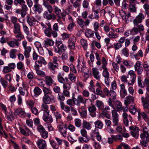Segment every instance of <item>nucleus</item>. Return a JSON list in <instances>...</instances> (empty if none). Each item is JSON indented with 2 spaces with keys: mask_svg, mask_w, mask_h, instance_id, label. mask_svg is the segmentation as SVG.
I'll return each mask as SVG.
<instances>
[{
  "mask_svg": "<svg viewBox=\"0 0 149 149\" xmlns=\"http://www.w3.org/2000/svg\"><path fill=\"white\" fill-rule=\"evenodd\" d=\"M145 18L144 15L142 13H139L135 19L133 20L134 27L131 30V34L134 35L143 31L144 29L143 25L141 24L143 19Z\"/></svg>",
  "mask_w": 149,
  "mask_h": 149,
  "instance_id": "obj_1",
  "label": "nucleus"
},
{
  "mask_svg": "<svg viewBox=\"0 0 149 149\" xmlns=\"http://www.w3.org/2000/svg\"><path fill=\"white\" fill-rule=\"evenodd\" d=\"M94 94L97 95H99L102 97H105L106 96H108V90L107 88H105L102 90V89H96L95 91Z\"/></svg>",
  "mask_w": 149,
  "mask_h": 149,
  "instance_id": "obj_2",
  "label": "nucleus"
},
{
  "mask_svg": "<svg viewBox=\"0 0 149 149\" xmlns=\"http://www.w3.org/2000/svg\"><path fill=\"white\" fill-rule=\"evenodd\" d=\"M49 111H43L42 119L44 121L47 123H51L53 121V119L52 116L49 114Z\"/></svg>",
  "mask_w": 149,
  "mask_h": 149,
  "instance_id": "obj_3",
  "label": "nucleus"
},
{
  "mask_svg": "<svg viewBox=\"0 0 149 149\" xmlns=\"http://www.w3.org/2000/svg\"><path fill=\"white\" fill-rule=\"evenodd\" d=\"M60 123L61 124L58 125V131L64 137H66L67 129L66 124H64L62 122Z\"/></svg>",
  "mask_w": 149,
  "mask_h": 149,
  "instance_id": "obj_4",
  "label": "nucleus"
},
{
  "mask_svg": "<svg viewBox=\"0 0 149 149\" xmlns=\"http://www.w3.org/2000/svg\"><path fill=\"white\" fill-rule=\"evenodd\" d=\"M57 78L58 82L61 84H64L68 81L67 77L64 76V74L63 72L58 73L57 75Z\"/></svg>",
  "mask_w": 149,
  "mask_h": 149,
  "instance_id": "obj_5",
  "label": "nucleus"
},
{
  "mask_svg": "<svg viewBox=\"0 0 149 149\" xmlns=\"http://www.w3.org/2000/svg\"><path fill=\"white\" fill-rule=\"evenodd\" d=\"M67 48L65 44H62L60 46H59L58 47H54V50L55 52L60 55L62 54V53L64 52L65 51Z\"/></svg>",
  "mask_w": 149,
  "mask_h": 149,
  "instance_id": "obj_6",
  "label": "nucleus"
},
{
  "mask_svg": "<svg viewBox=\"0 0 149 149\" xmlns=\"http://www.w3.org/2000/svg\"><path fill=\"white\" fill-rule=\"evenodd\" d=\"M55 99L54 95H44L42 101L44 103L49 104L51 101L54 100Z\"/></svg>",
  "mask_w": 149,
  "mask_h": 149,
  "instance_id": "obj_7",
  "label": "nucleus"
},
{
  "mask_svg": "<svg viewBox=\"0 0 149 149\" xmlns=\"http://www.w3.org/2000/svg\"><path fill=\"white\" fill-rule=\"evenodd\" d=\"M37 144L39 149H47V144L45 140L39 139L37 141Z\"/></svg>",
  "mask_w": 149,
  "mask_h": 149,
  "instance_id": "obj_8",
  "label": "nucleus"
},
{
  "mask_svg": "<svg viewBox=\"0 0 149 149\" xmlns=\"http://www.w3.org/2000/svg\"><path fill=\"white\" fill-rule=\"evenodd\" d=\"M42 9V6L39 3L35 4L33 8V10L35 13L40 14L41 13Z\"/></svg>",
  "mask_w": 149,
  "mask_h": 149,
  "instance_id": "obj_9",
  "label": "nucleus"
},
{
  "mask_svg": "<svg viewBox=\"0 0 149 149\" xmlns=\"http://www.w3.org/2000/svg\"><path fill=\"white\" fill-rule=\"evenodd\" d=\"M14 114L15 115H19L20 117H24L25 116L26 113L22 108H19L15 110Z\"/></svg>",
  "mask_w": 149,
  "mask_h": 149,
  "instance_id": "obj_10",
  "label": "nucleus"
},
{
  "mask_svg": "<svg viewBox=\"0 0 149 149\" xmlns=\"http://www.w3.org/2000/svg\"><path fill=\"white\" fill-rule=\"evenodd\" d=\"M37 21L35 18L33 16H28L27 17V22L31 27L35 25V23Z\"/></svg>",
  "mask_w": 149,
  "mask_h": 149,
  "instance_id": "obj_11",
  "label": "nucleus"
},
{
  "mask_svg": "<svg viewBox=\"0 0 149 149\" xmlns=\"http://www.w3.org/2000/svg\"><path fill=\"white\" fill-rule=\"evenodd\" d=\"M90 115L93 117L96 116L95 112L96 109L94 105H93L90 106L88 108Z\"/></svg>",
  "mask_w": 149,
  "mask_h": 149,
  "instance_id": "obj_12",
  "label": "nucleus"
},
{
  "mask_svg": "<svg viewBox=\"0 0 149 149\" xmlns=\"http://www.w3.org/2000/svg\"><path fill=\"white\" fill-rule=\"evenodd\" d=\"M79 111L81 116L82 118H86L87 117V110L85 107L84 106L81 107V109Z\"/></svg>",
  "mask_w": 149,
  "mask_h": 149,
  "instance_id": "obj_13",
  "label": "nucleus"
},
{
  "mask_svg": "<svg viewBox=\"0 0 149 149\" xmlns=\"http://www.w3.org/2000/svg\"><path fill=\"white\" fill-rule=\"evenodd\" d=\"M42 90L44 93V95H54L52 94V92L49 87H46L44 85Z\"/></svg>",
  "mask_w": 149,
  "mask_h": 149,
  "instance_id": "obj_14",
  "label": "nucleus"
},
{
  "mask_svg": "<svg viewBox=\"0 0 149 149\" xmlns=\"http://www.w3.org/2000/svg\"><path fill=\"white\" fill-rule=\"evenodd\" d=\"M93 73L94 77L97 80L100 79V76L99 74V72L95 68H92Z\"/></svg>",
  "mask_w": 149,
  "mask_h": 149,
  "instance_id": "obj_15",
  "label": "nucleus"
},
{
  "mask_svg": "<svg viewBox=\"0 0 149 149\" xmlns=\"http://www.w3.org/2000/svg\"><path fill=\"white\" fill-rule=\"evenodd\" d=\"M83 129L89 130L91 129V125L90 123L86 120H83L82 123Z\"/></svg>",
  "mask_w": 149,
  "mask_h": 149,
  "instance_id": "obj_16",
  "label": "nucleus"
},
{
  "mask_svg": "<svg viewBox=\"0 0 149 149\" xmlns=\"http://www.w3.org/2000/svg\"><path fill=\"white\" fill-rule=\"evenodd\" d=\"M125 99V104L126 106L131 102H134V101L133 97L130 95L126 97Z\"/></svg>",
  "mask_w": 149,
  "mask_h": 149,
  "instance_id": "obj_17",
  "label": "nucleus"
},
{
  "mask_svg": "<svg viewBox=\"0 0 149 149\" xmlns=\"http://www.w3.org/2000/svg\"><path fill=\"white\" fill-rule=\"evenodd\" d=\"M80 133L82 136L85 137L87 140H84V142L87 143L89 141V139L87 135V131L85 129H82L80 130Z\"/></svg>",
  "mask_w": 149,
  "mask_h": 149,
  "instance_id": "obj_18",
  "label": "nucleus"
},
{
  "mask_svg": "<svg viewBox=\"0 0 149 149\" xmlns=\"http://www.w3.org/2000/svg\"><path fill=\"white\" fill-rule=\"evenodd\" d=\"M13 26L14 28L13 32L15 34H17V33L21 32L20 26L19 23H17L14 24Z\"/></svg>",
  "mask_w": 149,
  "mask_h": 149,
  "instance_id": "obj_19",
  "label": "nucleus"
},
{
  "mask_svg": "<svg viewBox=\"0 0 149 149\" xmlns=\"http://www.w3.org/2000/svg\"><path fill=\"white\" fill-rule=\"evenodd\" d=\"M61 107L62 109L66 113H68L70 111V108L69 107L65 105L63 102H60Z\"/></svg>",
  "mask_w": 149,
  "mask_h": 149,
  "instance_id": "obj_20",
  "label": "nucleus"
},
{
  "mask_svg": "<svg viewBox=\"0 0 149 149\" xmlns=\"http://www.w3.org/2000/svg\"><path fill=\"white\" fill-rule=\"evenodd\" d=\"M24 48L25 49L24 55L26 58H28L29 57V53L31 51V48L30 46H27Z\"/></svg>",
  "mask_w": 149,
  "mask_h": 149,
  "instance_id": "obj_21",
  "label": "nucleus"
},
{
  "mask_svg": "<svg viewBox=\"0 0 149 149\" xmlns=\"http://www.w3.org/2000/svg\"><path fill=\"white\" fill-rule=\"evenodd\" d=\"M54 115L55 116L56 120L57 123H61V115L59 113L56 112L54 113Z\"/></svg>",
  "mask_w": 149,
  "mask_h": 149,
  "instance_id": "obj_22",
  "label": "nucleus"
},
{
  "mask_svg": "<svg viewBox=\"0 0 149 149\" xmlns=\"http://www.w3.org/2000/svg\"><path fill=\"white\" fill-rule=\"evenodd\" d=\"M85 34L88 38L92 37L94 35V31L90 29H86L85 31Z\"/></svg>",
  "mask_w": 149,
  "mask_h": 149,
  "instance_id": "obj_23",
  "label": "nucleus"
},
{
  "mask_svg": "<svg viewBox=\"0 0 149 149\" xmlns=\"http://www.w3.org/2000/svg\"><path fill=\"white\" fill-rule=\"evenodd\" d=\"M119 13L123 20H125L126 21H127L128 18L126 17L127 14L125 11L121 10L119 11Z\"/></svg>",
  "mask_w": 149,
  "mask_h": 149,
  "instance_id": "obj_24",
  "label": "nucleus"
},
{
  "mask_svg": "<svg viewBox=\"0 0 149 149\" xmlns=\"http://www.w3.org/2000/svg\"><path fill=\"white\" fill-rule=\"evenodd\" d=\"M92 11L93 14L94 18L95 19H98L99 18V9H96L94 7H93Z\"/></svg>",
  "mask_w": 149,
  "mask_h": 149,
  "instance_id": "obj_25",
  "label": "nucleus"
},
{
  "mask_svg": "<svg viewBox=\"0 0 149 149\" xmlns=\"http://www.w3.org/2000/svg\"><path fill=\"white\" fill-rule=\"evenodd\" d=\"M43 5L44 6L47 8L49 13H51L52 12V7L48 2L45 1H44Z\"/></svg>",
  "mask_w": 149,
  "mask_h": 149,
  "instance_id": "obj_26",
  "label": "nucleus"
},
{
  "mask_svg": "<svg viewBox=\"0 0 149 149\" xmlns=\"http://www.w3.org/2000/svg\"><path fill=\"white\" fill-rule=\"evenodd\" d=\"M33 92L35 96L37 97L40 95L42 93L41 90L38 86L36 87L34 90Z\"/></svg>",
  "mask_w": 149,
  "mask_h": 149,
  "instance_id": "obj_27",
  "label": "nucleus"
},
{
  "mask_svg": "<svg viewBox=\"0 0 149 149\" xmlns=\"http://www.w3.org/2000/svg\"><path fill=\"white\" fill-rule=\"evenodd\" d=\"M95 105L99 109H104V104L102 101L98 100H97Z\"/></svg>",
  "mask_w": 149,
  "mask_h": 149,
  "instance_id": "obj_28",
  "label": "nucleus"
},
{
  "mask_svg": "<svg viewBox=\"0 0 149 149\" xmlns=\"http://www.w3.org/2000/svg\"><path fill=\"white\" fill-rule=\"evenodd\" d=\"M17 52V50L15 49H12L9 53L10 57L12 59L15 58H16V55L15 54Z\"/></svg>",
  "mask_w": 149,
  "mask_h": 149,
  "instance_id": "obj_29",
  "label": "nucleus"
},
{
  "mask_svg": "<svg viewBox=\"0 0 149 149\" xmlns=\"http://www.w3.org/2000/svg\"><path fill=\"white\" fill-rule=\"evenodd\" d=\"M95 128L102 129L103 126V124L102 121L97 120L94 123Z\"/></svg>",
  "mask_w": 149,
  "mask_h": 149,
  "instance_id": "obj_30",
  "label": "nucleus"
},
{
  "mask_svg": "<svg viewBox=\"0 0 149 149\" xmlns=\"http://www.w3.org/2000/svg\"><path fill=\"white\" fill-rule=\"evenodd\" d=\"M52 28H46L44 30V32L46 36L48 37H50L52 36Z\"/></svg>",
  "mask_w": 149,
  "mask_h": 149,
  "instance_id": "obj_31",
  "label": "nucleus"
},
{
  "mask_svg": "<svg viewBox=\"0 0 149 149\" xmlns=\"http://www.w3.org/2000/svg\"><path fill=\"white\" fill-rule=\"evenodd\" d=\"M81 45L84 50L87 49L88 45L87 41L84 39H81L80 40Z\"/></svg>",
  "mask_w": 149,
  "mask_h": 149,
  "instance_id": "obj_32",
  "label": "nucleus"
},
{
  "mask_svg": "<svg viewBox=\"0 0 149 149\" xmlns=\"http://www.w3.org/2000/svg\"><path fill=\"white\" fill-rule=\"evenodd\" d=\"M8 45L10 47H13L16 45L17 46H19V43L16 40H15V41H11L7 43Z\"/></svg>",
  "mask_w": 149,
  "mask_h": 149,
  "instance_id": "obj_33",
  "label": "nucleus"
},
{
  "mask_svg": "<svg viewBox=\"0 0 149 149\" xmlns=\"http://www.w3.org/2000/svg\"><path fill=\"white\" fill-rule=\"evenodd\" d=\"M50 144L52 147L54 149H58L59 147V146L57 144L56 142L53 140H49Z\"/></svg>",
  "mask_w": 149,
  "mask_h": 149,
  "instance_id": "obj_34",
  "label": "nucleus"
},
{
  "mask_svg": "<svg viewBox=\"0 0 149 149\" xmlns=\"http://www.w3.org/2000/svg\"><path fill=\"white\" fill-rule=\"evenodd\" d=\"M58 64L56 65L52 62H49L48 64V66L49 68L51 70H54L55 68H58Z\"/></svg>",
  "mask_w": 149,
  "mask_h": 149,
  "instance_id": "obj_35",
  "label": "nucleus"
},
{
  "mask_svg": "<svg viewBox=\"0 0 149 149\" xmlns=\"http://www.w3.org/2000/svg\"><path fill=\"white\" fill-rule=\"evenodd\" d=\"M74 122L75 126L77 127H80L82 125L81 120L80 119L76 118L75 119Z\"/></svg>",
  "mask_w": 149,
  "mask_h": 149,
  "instance_id": "obj_36",
  "label": "nucleus"
},
{
  "mask_svg": "<svg viewBox=\"0 0 149 149\" xmlns=\"http://www.w3.org/2000/svg\"><path fill=\"white\" fill-rule=\"evenodd\" d=\"M84 103V98L81 95H79L77 97V103L76 105H80V103Z\"/></svg>",
  "mask_w": 149,
  "mask_h": 149,
  "instance_id": "obj_37",
  "label": "nucleus"
},
{
  "mask_svg": "<svg viewBox=\"0 0 149 149\" xmlns=\"http://www.w3.org/2000/svg\"><path fill=\"white\" fill-rule=\"evenodd\" d=\"M135 4H130L129 5V8L130 11L132 13H136V8L135 6Z\"/></svg>",
  "mask_w": 149,
  "mask_h": 149,
  "instance_id": "obj_38",
  "label": "nucleus"
},
{
  "mask_svg": "<svg viewBox=\"0 0 149 149\" xmlns=\"http://www.w3.org/2000/svg\"><path fill=\"white\" fill-rule=\"evenodd\" d=\"M104 70L102 72L103 76L105 78L109 77V73L108 71L107 68H102Z\"/></svg>",
  "mask_w": 149,
  "mask_h": 149,
  "instance_id": "obj_39",
  "label": "nucleus"
},
{
  "mask_svg": "<svg viewBox=\"0 0 149 149\" xmlns=\"http://www.w3.org/2000/svg\"><path fill=\"white\" fill-rule=\"evenodd\" d=\"M139 130H138L131 131V134L132 136L136 139H137L139 135Z\"/></svg>",
  "mask_w": 149,
  "mask_h": 149,
  "instance_id": "obj_40",
  "label": "nucleus"
},
{
  "mask_svg": "<svg viewBox=\"0 0 149 149\" xmlns=\"http://www.w3.org/2000/svg\"><path fill=\"white\" fill-rule=\"evenodd\" d=\"M54 44V41L52 40L49 39L47 40H45L44 45L46 46H53Z\"/></svg>",
  "mask_w": 149,
  "mask_h": 149,
  "instance_id": "obj_41",
  "label": "nucleus"
},
{
  "mask_svg": "<svg viewBox=\"0 0 149 149\" xmlns=\"http://www.w3.org/2000/svg\"><path fill=\"white\" fill-rule=\"evenodd\" d=\"M115 106L118 110H122V105L121 102L119 101H117L116 102Z\"/></svg>",
  "mask_w": 149,
  "mask_h": 149,
  "instance_id": "obj_42",
  "label": "nucleus"
},
{
  "mask_svg": "<svg viewBox=\"0 0 149 149\" xmlns=\"http://www.w3.org/2000/svg\"><path fill=\"white\" fill-rule=\"evenodd\" d=\"M30 109L32 113L35 115H37L38 114V111L36 107H32Z\"/></svg>",
  "mask_w": 149,
  "mask_h": 149,
  "instance_id": "obj_43",
  "label": "nucleus"
},
{
  "mask_svg": "<svg viewBox=\"0 0 149 149\" xmlns=\"http://www.w3.org/2000/svg\"><path fill=\"white\" fill-rule=\"evenodd\" d=\"M116 141V139L115 135H112L111 137L108 138V142L109 144H112L113 141Z\"/></svg>",
  "mask_w": 149,
  "mask_h": 149,
  "instance_id": "obj_44",
  "label": "nucleus"
},
{
  "mask_svg": "<svg viewBox=\"0 0 149 149\" xmlns=\"http://www.w3.org/2000/svg\"><path fill=\"white\" fill-rule=\"evenodd\" d=\"M40 134L42 137L44 139H46L48 136V133L45 130L40 133Z\"/></svg>",
  "mask_w": 149,
  "mask_h": 149,
  "instance_id": "obj_45",
  "label": "nucleus"
},
{
  "mask_svg": "<svg viewBox=\"0 0 149 149\" xmlns=\"http://www.w3.org/2000/svg\"><path fill=\"white\" fill-rule=\"evenodd\" d=\"M142 102L143 104V106L144 108L147 110L146 111V112L147 113H149V111L148 110L149 106V102L144 101Z\"/></svg>",
  "mask_w": 149,
  "mask_h": 149,
  "instance_id": "obj_46",
  "label": "nucleus"
},
{
  "mask_svg": "<svg viewBox=\"0 0 149 149\" xmlns=\"http://www.w3.org/2000/svg\"><path fill=\"white\" fill-rule=\"evenodd\" d=\"M130 112L133 114H134L136 111V109L134 106L132 105L129 108Z\"/></svg>",
  "mask_w": 149,
  "mask_h": 149,
  "instance_id": "obj_47",
  "label": "nucleus"
},
{
  "mask_svg": "<svg viewBox=\"0 0 149 149\" xmlns=\"http://www.w3.org/2000/svg\"><path fill=\"white\" fill-rule=\"evenodd\" d=\"M89 84L90 86L89 87V89L91 91L95 92V89L94 87L95 86L94 85V82L93 80H91Z\"/></svg>",
  "mask_w": 149,
  "mask_h": 149,
  "instance_id": "obj_48",
  "label": "nucleus"
},
{
  "mask_svg": "<svg viewBox=\"0 0 149 149\" xmlns=\"http://www.w3.org/2000/svg\"><path fill=\"white\" fill-rule=\"evenodd\" d=\"M143 7L145 10V14L148 15L149 14V4L145 3L143 5Z\"/></svg>",
  "mask_w": 149,
  "mask_h": 149,
  "instance_id": "obj_49",
  "label": "nucleus"
},
{
  "mask_svg": "<svg viewBox=\"0 0 149 149\" xmlns=\"http://www.w3.org/2000/svg\"><path fill=\"white\" fill-rule=\"evenodd\" d=\"M53 80L51 77H49L46 79V82L48 86H51L52 84Z\"/></svg>",
  "mask_w": 149,
  "mask_h": 149,
  "instance_id": "obj_50",
  "label": "nucleus"
},
{
  "mask_svg": "<svg viewBox=\"0 0 149 149\" xmlns=\"http://www.w3.org/2000/svg\"><path fill=\"white\" fill-rule=\"evenodd\" d=\"M109 94L112 97L113 99L114 100L115 99L116 94L114 91L113 90H110L109 91L108 90V95Z\"/></svg>",
  "mask_w": 149,
  "mask_h": 149,
  "instance_id": "obj_51",
  "label": "nucleus"
},
{
  "mask_svg": "<svg viewBox=\"0 0 149 149\" xmlns=\"http://www.w3.org/2000/svg\"><path fill=\"white\" fill-rule=\"evenodd\" d=\"M12 74H7L5 75V79L8 80L9 83L11 82L12 80Z\"/></svg>",
  "mask_w": 149,
  "mask_h": 149,
  "instance_id": "obj_52",
  "label": "nucleus"
},
{
  "mask_svg": "<svg viewBox=\"0 0 149 149\" xmlns=\"http://www.w3.org/2000/svg\"><path fill=\"white\" fill-rule=\"evenodd\" d=\"M108 36L110 38H116L118 36L116 33H114L112 31H110L108 34Z\"/></svg>",
  "mask_w": 149,
  "mask_h": 149,
  "instance_id": "obj_53",
  "label": "nucleus"
},
{
  "mask_svg": "<svg viewBox=\"0 0 149 149\" xmlns=\"http://www.w3.org/2000/svg\"><path fill=\"white\" fill-rule=\"evenodd\" d=\"M44 18L47 19L48 20L53 19H55L56 18V16L54 14H52L49 15L48 16H46Z\"/></svg>",
  "mask_w": 149,
  "mask_h": 149,
  "instance_id": "obj_54",
  "label": "nucleus"
},
{
  "mask_svg": "<svg viewBox=\"0 0 149 149\" xmlns=\"http://www.w3.org/2000/svg\"><path fill=\"white\" fill-rule=\"evenodd\" d=\"M68 47L69 49L72 50H74L75 49V43L68 42Z\"/></svg>",
  "mask_w": 149,
  "mask_h": 149,
  "instance_id": "obj_55",
  "label": "nucleus"
},
{
  "mask_svg": "<svg viewBox=\"0 0 149 149\" xmlns=\"http://www.w3.org/2000/svg\"><path fill=\"white\" fill-rule=\"evenodd\" d=\"M78 24L81 27H83L84 26L85 22L81 19L78 18L77 20Z\"/></svg>",
  "mask_w": 149,
  "mask_h": 149,
  "instance_id": "obj_56",
  "label": "nucleus"
},
{
  "mask_svg": "<svg viewBox=\"0 0 149 149\" xmlns=\"http://www.w3.org/2000/svg\"><path fill=\"white\" fill-rule=\"evenodd\" d=\"M14 3V4L16 6H17L18 4L22 5V4L25 3V2L24 0H15Z\"/></svg>",
  "mask_w": 149,
  "mask_h": 149,
  "instance_id": "obj_57",
  "label": "nucleus"
},
{
  "mask_svg": "<svg viewBox=\"0 0 149 149\" xmlns=\"http://www.w3.org/2000/svg\"><path fill=\"white\" fill-rule=\"evenodd\" d=\"M142 81L141 80V77L140 76H138V85L141 88H143L144 87V84H142Z\"/></svg>",
  "mask_w": 149,
  "mask_h": 149,
  "instance_id": "obj_58",
  "label": "nucleus"
},
{
  "mask_svg": "<svg viewBox=\"0 0 149 149\" xmlns=\"http://www.w3.org/2000/svg\"><path fill=\"white\" fill-rule=\"evenodd\" d=\"M18 34L16 36V38H17V41H20L22 39L24 38V35L21 32L19 33H17Z\"/></svg>",
  "mask_w": 149,
  "mask_h": 149,
  "instance_id": "obj_59",
  "label": "nucleus"
},
{
  "mask_svg": "<svg viewBox=\"0 0 149 149\" xmlns=\"http://www.w3.org/2000/svg\"><path fill=\"white\" fill-rule=\"evenodd\" d=\"M35 69L36 70V73L38 75L42 76H44L45 75V73L44 72L39 70V68H38V69L37 68H36Z\"/></svg>",
  "mask_w": 149,
  "mask_h": 149,
  "instance_id": "obj_60",
  "label": "nucleus"
},
{
  "mask_svg": "<svg viewBox=\"0 0 149 149\" xmlns=\"http://www.w3.org/2000/svg\"><path fill=\"white\" fill-rule=\"evenodd\" d=\"M76 40V38L75 36H72L69 38L68 42L75 43Z\"/></svg>",
  "mask_w": 149,
  "mask_h": 149,
  "instance_id": "obj_61",
  "label": "nucleus"
},
{
  "mask_svg": "<svg viewBox=\"0 0 149 149\" xmlns=\"http://www.w3.org/2000/svg\"><path fill=\"white\" fill-rule=\"evenodd\" d=\"M12 70L10 69L9 66H5L4 67L3 69V72L5 73H8L11 72Z\"/></svg>",
  "mask_w": 149,
  "mask_h": 149,
  "instance_id": "obj_62",
  "label": "nucleus"
},
{
  "mask_svg": "<svg viewBox=\"0 0 149 149\" xmlns=\"http://www.w3.org/2000/svg\"><path fill=\"white\" fill-rule=\"evenodd\" d=\"M141 99L142 102L144 101L149 102V94H146L145 98L143 97H142Z\"/></svg>",
  "mask_w": 149,
  "mask_h": 149,
  "instance_id": "obj_63",
  "label": "nucleus"
},
{
  "mask_svg": "<svg viewBox=\"0 0 149 149\" xmlns=\"http://www.w3.org/2000/svg\"><path fill=\"white\" fill-rule=\"evenodd\" d=\"M23 29L24 32L27 35L29 34V29L27 26L24 24H23Z\"/></svg>",
  "mask_w": 149,
  "mask_h": 149,
  "instance_id": "obj_64",
  "label": "nucleus"
}]
</instances>
